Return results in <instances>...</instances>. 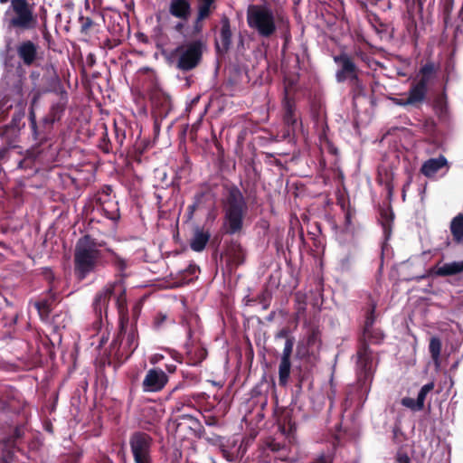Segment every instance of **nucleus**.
I'll list each match as a JSON object with an SVG mask.
<instances>
[{
	"instance_id": "obj_1",
	"label": "nucleus",
	"mask_w": 463,
	"mask_h": 463,
	"mask_svg": "<svg viewBox=\"0 0 463 463\" xmlns=\"http://www.w3.org/2000/svg\"><path fill=\"white\" fill-rule=\"evenodd\" d=\"M364 343L357 352V376L362 389L367 391L372 383L374 364L373 352L369 349V344H379L383 338V333L378 329H371L369 334L363 332Z\"/></svg>"
},
{
	"instance_id": "obj_2",
	"label": "nucleus",
	"mask_w": 463,
	"mask_h": 463,
	"mask_svg": "<svg viewBox=\"0 0 463 463\" xmlns=\"http://www.w3.org/2000/svg\"><path fill=\"white\" fill-rule=\"evenodd\" d=\"M101 257V251L93 239L90 236L80 239L74 253L75 273L78 278L83 279L93 272Z\"/></svg>"
},
{
	"instance_id": "obj_3",
	"label": "nucleus",
	"mask_w": 463,
	"mask_h": 463,
	"mask_svg": "<svg viewBox=\"0 0 463 463\" xmlns=\"http://www.w3.org/2000/svg\"><path fill=\"white\" fill-rule=\"evenodd\" d=\"M247 209V203L240 189L232 187L224 204L223 229L227 234L233 235L242 230Z\"/></svg>"
},
{
	"instance_id": "obj_4",
	"label": "nucleus",
	"mask_w": 463,
	"mask_h": 463,
	"mask_svg": "<svg viewBox=\"0 0 463 463\" xmlns=\"http://www.w3.org/2000/svg\"><path fill=\"white\" fill-rule=\"evenodd\" d=\"M112 298L118 313L123 314L126 311L127 299L126 288L120 280L107 284L95 295L92 306L99 319H102L103 314L107 316L109 304Z\"/></svg>"
},
{
	"instance_id": "obj_5",
	"label": "nucleus",
	"mask_w": 463,
	"mask_h": 463,
	"mask_svg": "<svg viewBox=\"0 0 463 463\" xmlns=\"http://www.w3.org/2000/svg\"><path fill=\"white\" fill-rule=\"evenodd\" d=\"M5 22L9 29L27 31L37 25V15L33 5L27 0H11L5 13Z\"/></svg>"
},
{
	"instance_id": "obj_6",
	"label": "nucleus",
	"mask_w": 463,
	"mask_h": 463,
	"mask_svg": "<svg viewBox=\"0 0 463 463\" xmlns=\"http://www.w3.org/2000/svg\"><path fill=\"white\" fill-rule=\"evenodd\" d=\"M247 23L250 28L263 38L271 37L277 31L275 14L267 6L250 5L247 10Z\"/></svg>"
},
{
	"instance_id": "obj_7",
	"label": "nucleus",
	"mask_w": 463,
	"mask_h": 463,
	"mask_svg": "<svg viewBox=\"0 0 463 463\" xmlns=\"http://www.w3.org/2000/svg\"><path fill=\"white\" fill-rule=\"evenodd\" d=\"M333 60L337 65V70L335 71V80L338 83H343L346 80H349L351 84L359 87V69L354 63L353 58L347 52H342L338 55H335Z\"/></svg>"
},
{
	"instance_id": "obj_8",
	"label": "nucleus",
	"mask_w": 463,
	"mask_h": 463,
	"mask_svg": "<svg viewBox=\"0 0 463 463\" xmlns=\"http://www.w3.org/2000/svg\"><path fill=\"white\" fill-rule=\"evenodd\" d=\"M205 44L202 40L187 43L181 52L177 66L183 71H190L200 62Z\"/></svg>"
},
{
	"instance_id": "obj_9",
	"label": "nucleus",
	"mask_w": 463,
	"mask_h": 463,
	"mask_svg": "<svg viewBox=\"0 0 463 463\" xmlns=\"http://www.w3.org/2000/svg\"><path fill=\"white\" fill-rule=\"evenodd\" d=\"M152 439L144 432H136L130 438L131 451L136 463H151Z\"/></svg>"
},
{
	"instance_id": "obj_10",
	"label": "nucleus",
	"mask_w": 463,
	"mask_h": 463,
	"mask_svg": "<svg viewBox=\"0 0 463 463\" xmlns=\"http://www.w3.org/2000/svg\"><path fill=\"white\" fill-rule=\"evenodd\" d=\"M293 346L294 339L287 338L279 366V383L281 386H286L288 382L291 370L290 357L292 354Z\"/></svg>"
},
{
	"instance_id": "obj_11",
	"label": "nucleus",
	"mask_w": 463,
	"mask_h": 463,
	"mask_svg": "<svg viewBox=\"0 0 463 463\" xmlns=\"http://www.w3.org/2000/svg\"><path fill=\"white\" fill-rule=\"evenodd\" d=\"M16 53L24 66H32L39 58V45L31 40H24L16 45Z\"/></svg>"
},
{
	"instance_id": "obj_12",
	"label": "nucleus",
	"mask_w": 463,
	"mask_h": 463,
	"mask_svg": "<svg viewBox=\"0 0 463 463\" xmlns=\"http://www.w3.org/2000/svg\"><path fill=\"white\" fill-rule=\"evenodd\" d=\"M167 383L166 374L159 369H150L144 381L143 389L145 392L160 391Z\"/></svg>"
},
{
	"instance_id": "obj_13",
	"label": "nucleus",
	"mask_w": 463,
	"mask_h": 463,
	"mask_svg": "<svg viewBox=\"0 0 463 463\" xmlns=\"http://www.w3.org/2000/svg\"><path fill=\"white\" fill-rule=\"evenodd\" d=\"M232 45V31L230 21L227 17L222 19V26L219 38L215 40V50L218 55H224Z\"/></svg>"
},
{
	"instance_id": "obj_14",
	"label": "nucleus",
	"mask_w": 463,
	"mask_h": 463,
	"mask_svg": "<svg viewBox=\"0 0 463 463\" xmlns=\"http://www.w3.org/2000/svg\"><path fill=\"white\" fill-rule=\"evenodd\" d=\"M428 85L418 80L411 86L405 103H410L411 106L422 103L426 99Z\"/></svg>"
},
{
	"instance_id": "obj_15",
	"label": "nucleus",
	"mask_w": 463,
	"mask_h": 463,
	"mask_svg": "<svg viewBox=\"0 0 463 463\" xmlns=\"http://www.w3.org/2000/svg\"><path fill=\"white\" fill-rule=\"evenodd\" d=\"M118 341H119V347L122 348L123 351L129 352L130 354L137 347L136 332L133 329L127 331L123 326L115 342Z\"/></svg>"
},
{
	"instance_id": "obj_16",
	"label": "nucleus",
	"mask_w": 463,
	"mask_h": 463,
	"mask_svg": "<svg viewBox=\"0 0 463 463\" xmlns=\"http://www.w3.org/2000/svg\"><path fill=\"white\" fill-rule=\"evenodd\" d=\"M447 158L440 155L438 157L430 158L425 161L420 167V172L427 177H432L439 170L447 165Z\"/></svg>"
},
{
	"instance_id": "obj_17",
	"label": "nucleus",
	"mask_w": 463,
	"mask_h": 463,
	"mask_svg": "<svg viewBox=\"0 0 463 463\" xmlns=\"http://www.w3.org/2000/svg\"><path fill=\"white\" fill-rule=\"evenodd\" d=\"M463 272V260L461 261H452L444 263L437 269L436 274L438 276H454Z\"/></svg>"
},
{
	"instance_id": "obj_18",
	"label": "nucleus",
	"mask_w": 463,
	"mask_h": 463,
	"mask_svg": "<svg viewBox=\"0 0 463 463\" xmlns=\"http://www.w3.org/2000/svg\"><path fill=\"white\" fill-rule=\"evenodd\" d=\"M198 270L199 268L194 264H191L188 266L187 269L181 270L178 273V275H175V288L183 286L194 280V279L196 277V273Z\"/></svg>"
},
{
	"instance_id": "obj_19",
	"label": "nucleus",
	"mask_w": 463,
	"mask_h": 463,
	"mask_svg": "<svg viewBox=\"0 0 463 463\" xmlns=\"http://www.w3.org/2000/svg\"><path fill=\"white\" fill-rule=\"evenodd\" d=\"M209 239L210 234L208 232L196 231L190 243L192 250L197 252L202 251L205 248Z\"/></svg>"
},
{
	"instance_id": "obj_20",
	"label": "nucleus",
	"mask_w": 463,
	"mask_h": 463,
	"mask_svg": "<svg viewBox=\"0 0 463 463\" xmlns=\"http://www.w3.org/2000/svg\"><path fill=\"white\" fill-rule=\"evenodd\" d=\"M284 108V122L288 126L294 127L298 123L295 115L294 104L286 97L283 103Z\"/></svg>"
},
{
	"instance_id": "obj_21",
	"label": "nucleus",
	"mask_w": 463,
	"mask_h": 463,
	"mask_svg": "<svg viewBox=\"0 0 463 463\" xmlns=\"http://www.w3.org/2000/svg\"><path fill=\"white\" fill-rule=\"evenodd\" d=\"M450 231L456 241L459 242L463 240V213H459L452 219Z\"/></svg>"
},
{
	"instance_id": "obj_22",
	"label": "nucleus",
	"mask_w": 463,
	"mask_h": 463,
	"mask_svg": "<svg viewBox=\"0 0 463 463\" xmlns=\"http://www.w3.org/2000/svg\"><path fill=\"white\" fill-rule=\"evenodd\" d=\"M393 219L394 213L391 208L383 209L381 211L382 226L386 238H388L391 234V226Z\"/></svg>"
},
{
	"instance_id": "obj_23",
	"label": "nucleus",
	"mask_w": 463,
	"mask_h": 463,
	"mask_svg": "<svg viewBox=\"0 0 463 463\" xmlns=\"http://www.w3.org/2000/svg\"><path fill=\"white\" fill-rule=\"evenodd\" d=\"M156 46L157 52L156 54L163 58L171 65L174 62V50L166 46L161 39L157 40Z\"/></svg>"
},
{
	"instance_id": "obj_24",
	"label": "nucleus",
	"mask_w": 463,
	"mask_h": 463,
	"mask_svg": "<svg viewBox=\"0 0 463 463\" xmlns=\"http://www.w3.org/2000/svg\"><path fill=\"white\" fill-rule=\"evenodd\" d=\"M435 73V65L433 62H427L424 64L419 73V81L423 82L427 85H429L431 78L433 77Z\"/></svg>"
},
{
	"instance_id": "obj_25",
	"label": "nucleus",
	"mask_w": 463,
	"mask_h": 463,
	"mask_svg": "<svg viewBox=\"0 0 463 463\" xmlns=\"http://www.w3.org/2000/svg\"><path fill=\"white\" fill-rule=\"evenodd\" d=\"M231 261L235 265H240L244 260V251L241 245L234 244L228 250Z\"/></svg>"
},
{
	"instance_id": "obj_26",
	"label": "nucleus",
	"mask_w": 463,
	"mask_h": 463,
	"mask_svg": "<svg viewBox=\"0 0 463 463\" xmlns=\"http://www.w3.org/2000/svg\"><path fill=\"white\" fill-rule=\"evenodd\" d=\"M429 350L433 361L438 362L441 351V341L439 337L433 336L430 338Z\"/></svg>"
},
{
	"instance_id": "obj_27",
	"label": "nucleus",
	"mask_w": 463,
	"mask_h": 463,
	"mask_svg": "<svg viewBox=\"0 0 463 463\" xmlns=\"http://www.w3.org/2000/svg\"><path fill=\"white\" fill-rule=\"evenodd\" d=\"M190 13V5L186 0H175V17L186 18Z\"/></svg>"
},
{
	"instance_id": "obj_28",
	"label": "nucleus",
	"mask_w": 463,
	"mask_h": 463,
	"mask_svg": "<svg viewBox=\"0 0 463 463\" xmlns=\"http://www.w3.org/2000/svg\"><path fill=\"white\" fill-rule=\"evenodd\" d=\"M64 103H56L53 104L51 108L50 114H49V119L51 122L57 121L61 118L63 111H64Z\"/></svg>"
},
{
	"instance_id": "obj_29",
	"label": "nucleus",
	"mask_w": 463,
	"mask_h": 463,
	"mask_svg": "<svg viewBox=\"0 0 463 463\" xmlns=\"http://www.w3.org/2000/svg\"><path fill=\"white\" fill-rule=\"evenodd\" d=\"M34 307L37 309L42 319H45L48 317L51 311L49 300L44 299L42 301L35 302Z\"/></svg>"
},
{
	"instance_id": "obj_30",
	"label": "nucleus",
	"mask_w": 463,
	"mask_h": 463,
	"mask_svg": "<svg viewBox=\"0 0 463 463\" xmlns=\"http://www.w3.org/2000/svg\"><path fill=\"white\" fill-rule=\"evenodd\" d=\"M434 388V384L432 383H429L424 384L419 391L418 396L416 401L418 402V404L420 405L422 408L424 407V402L426 396L430 392H431Z\"/></svg>"
},
{
	"instance_id": "obj_31",
	"label": "nucleus",
	"mask_w": 463,
	"mask_h": 463,
	"mask_svg": "<svg viewBox=\"0 0 463 463\" xmlns=\"http://www.w3.org/2000/svg\"><path fill=\"white\" fill-rule=\"evenodd\" d=\"M401 403L402 406L411 409L413 411H421L423 408L418 404V402L411 397H403L401 400Z\"/></svg>"
},
{
	"instance_id": "obj_32",
	"label": "nucleus",
	"mask_w": 463,
	"mask_h": 463,
	"mask_svg": "<svg viewBox=\"0 0 463 463\" xmlns=\"http://www.w3.org/2000/svg\"><path fill=\"white\" fill-rule=\"evenodd\" d=\"M374 308L375 307H373L370 309V311L368 312L367 316H366V319H365L364 326V331H363V332H365V334H369L370 330L373 329V323H374V320H375Z\"/></svg>"
},
{
	"instance_id": "obj_33",
	"label": "nucleus",
	"mask_w": 463,
	"mask_h": 463,
	"mask_svg": "<svg viewBox=\"0 0 463 463\" xmlns=\"http://www.w3.org/2000/svg\"><path fill=\"white\" fill-rule=\"evenodd\" d=\"M312 385V382L308 379L307 376L302 375L298 378V383L295 384V392L296 395H298L303 388L307 386V388H310Z\"/></svg>"
},
{
	"instance_id": "obj_34",
	"label": "nucleus",
	"mask_w": 463,
	"mask_h": 463,
	"mask_svg": "<svg viewBox=\"0 0 463 463\" xmlns=\"http://www.w3.org/2000/svg\"><path fill=\"white\" fill-rule=\"evenodd\" d=\"M180 420H187L189 423H193V424L195 423L194 419L190 415L183 414V415L175 416V432H177L181 428L184 427V422L179 421Z\"/></svg>"
},
{
	"instance_id": "obj_35",
	"label": "nucleus",
	"mask_w": 463,
	"mask_h": 463,
	"mask_svg": "<svg viewBox=\"0 0 463 463\" xmlns=\"http://www.w3.org/2000/svg\"><path fill=\"white\" fill-rule=\"evenodd\" d=\"M211 5H212V4H207V3L200 4L198 16H197L198 20H203L209 15L210 10H211Z\"/></svg>"
},
{
	"instance_id": "obj_36",
	"label": "nucleus",
	"mask_w": 463,
	"mask_h": 463,
	"mask_svg": "<svg viewBox=\"0 0 463 463\" xmlns=\"http://www.w3.org/2000/svg\"><path fill=\"white\" fill-rule=\"evenodd\" d=\"M352 263L353 258L350 255H346L343 259H341L339 266L342 270H348L350 269Z\"/></svg>"
},
{
	"instance_id": "obj_37",
	"label": "nucleus",
	"mask_w": 463,
	"mask_h": 463,
	"mask_svg": "<svg viewBox=\"0 0 463 463\" xmlns=\"http://www.w3.org/2000/svg\"><path fill=\"white\" fill-rule=\"evenodd\" d=\"M312 463H332V458L327 454H320L317 456Z\"/></svg>"
},
{
	"instance_id": "obj_38",
	"label": "nucleus",
	"mask_w": 463,
	"mask_h": 463,
	"mask_svg": "<svg viewBox=\"0 0 463 463\" xmlns=\"http://www.w3.org/2000/svg\"><path fill=\"white\" fill-rule=\"evenodd\" d=\"M201 21L202 20H198V17H197L195 22H194V27L192 29V32L191 33H187L184 35L185 36H194L195 34L199 33L202 31Z\"/></svg>"
},
{
	"instance_id": "obj_39",
	"label": "nucleus",
	"mask_w": 463,
	"mask_h": 463,
	"mask_svg": "<svg viewBox=\"0 0 463 463\" xmlns=\"http://www.w3.org/2000/svg\"><path fill=\"white\" fill-rule=\"evenodd\" d=\"M166 320V316L165 315H163V314H159L156 318H155V322H154V325H155V327L156 328H160L162 324Z\"/></svg>"
},
{
	"instance_id": "obj_40",
	"label": "nucleus",
	"mask_w": 463,
	"mask_h": 463,
	"mask_svg": "<svg viewBox=\"0 0 463 463\" xmlns=\"http://www.w3.org/2000/svg\"><path fill=\"white\" fill-rule=\"evenodd\" d=\"M396 461L397 463H411L410 458L406 453H398Z\"/></svg>"
},
{
	"instance_id": "obj_41",
	"label": "nucleus",
	"mask_w": 463,
	"mask_h": 463,
	"mask_svg": "<svg viewBox=\"0 0 463 463\" xmlns=\"http://www.w3.org/2000/svg\"><path fill=\"white\" fill-rule=\"evenodd\" d=\"M345 222L346 229H348L352 223V215L349 212H347L345 215Z\"/></svg>"
},
{
	"instance_id": "obj_42",
	"label": "nucleus",
	"mask_w": 463,
	"mask_h": 463,
	"mask_svg": "<svg viewBox=\"0 0 463 463\" xmlns=\"http://www.w3.org/2000/svg\"><path fill=\"white\" fill-rule=\"evenodd\" d=\"M396 105L405 107V106H411L410 103H405V99H392Z\"/></svg>"
},
{
	"instance_id": "obj_43",
	"label": "nucleus",
	"mask_w": 463,
	"mask_h": 463,
	"mask_svg": "<svg viewBox=\"0 0 463 463\" xmlns=\"http://www.w3.org/2000/svg\"><path fill=\"white\" fill-rule=\"evenodd\" d=\"M45 277H46V279H47L48 280L53 279V278H54V277H53V274H52V270H50V269H46V271H45Z\"/></svg>"
},
{
	"instance_id": "obj_44",
	"label": "nucleus",
	"mask_w": 463,
	"mask_h": 463,
	"mask_svg": "<svg viewBox=\"0 0 463 463\" xmlns=\"http://www.w3.org/2000/svg\"><path fill=\"white\" fill-rule=\"evenodd\" d=\"M8 149L6 147H4L0 149V159L4 158L7 153Z\"/></svg>"
},
{
	"instance_id": "obj_45",
	"label": "nucleus",
	"mask_w": 463,
	"mask_h": 463,
	"mask_svg": "<svg viewBox=\"0 0 463 463\" xmlns=\"http://www.w3.org/2000/svg\"><path fill=\"white\" fill-rule=\"evenodd\" d=\"M169 13L174 15V0L169 2Z\"/></svg>"
},
{
	"instance_id": "obj_46",
	"label": "nucleus",
	"mask_w": 463,
	"mask_h": 463,
	"mask_svg": "<svg viewBox=\"0 0 463 463\" xmlns=\"http://www.w3.org/2000/svg\"><path fill=\"white\" fill-rule=\"evenodd\" d=\"M91 24H92L91 20L88 19V20L86 21V23H85V24H83V26H82L83 30H85V29H87V28H89V27L91 25Z\"/></svg>"
},
{
	"instance_id": "obj_47",
	"label": "nucleus",
	"mask_w": 463,
	"mask_h": 463,
	"mask_svg": "<svg viewBox=\"0 0 463 463\" xmlns=\"http://www.w3.org/2000/svg\"><path fill=\"white\" fill-rule=\"evenodd\" d=\"M194 208H195V205H194V204L189 205L188 209H189L190 211H189V213H188V218H190V217H191V214H192L193 211L194 210Z\"/></svg>"
},
{
	"instance_id": "obj_48",
	"label": "nucleus",
	"mask_w": 463,
	"mask_h": 463,
	"mask_svg": "<svg viewBox=\"0 0 463 463\" xmlns=\"http://www.w3.org/2000/svg\"><path fill=\"white\" fill-rule=\"evenodd\" d=\"M175 31H181L183 28V25H182V24H176L175 25Z\"/></svg>"
},
{
	"instance_id": "obj_49",
	"label": "nucleus",
	"mask_w": 463,
	"mask_h": 463,
	"mask_svg": "<svg viewBox=\"0 0 463 463\" xmlns=\"http://www.w3.org/2000/svg\"><path fill=\"white\" fill-rule=\"evenodd\" d=\"M31 125H32L33 129L35 131V129H36V122H35L34 119H32Z\"/></svg>"
},
{
	"instance_id": "obj_50",
	"label": "nucleus",
	"mask_w": 463,
	"mask_h": 463,
	"mask_svg": "<svg viewBox=\"0 0 463 463\" xmlns=\"http://www.w3.org/2000/svg\"><path fill=\"white\" fill-rule=\"evenodd\" d=\"M52 290H53V288H52V287H51V288H50L51 298H52V300H54V299H55V296H54V294H52Z\"/></svg>"
},
{
	"instance_id": "obj_51",
	"label": "nucleus",
	"mask_w": 463,
	"mask_h": 463,
	"mask_svg": "<svg viewBox=\"0 0 463 463\" xmlns=\"http://www.w3.org/2000/svg\"><path fill=\"white\" fill-rule=\"evenodd\" d=\"M214 0H201V3L213 4Z\"/></svg>"
},
{
	"instance_id": "obj_52",
	"label": "nucleus",
	"mask_w": 463,
	"mask_h": 463,
	"mask_svg": "<svg viewBox=\"0 0 463 463\" xmlns=\"http://www.w3.org/2000/svg\"><path fill=\"white\" fill-rule=\"evenodd\" d=\"M118 261H119V264H120V268H121V269H124V267H125L124 260H121V259H119V260H118Z\"/></svg>"
},
{
	"instance_id": "obj_53",
	"label": "nucleus",
	"mask_w": 463,
	"mask_h": 463,
	"mask_svg": "<svg viewBox=\"0 0 463 463\" xmlns=\"http://www.w3.org/2000/svg\"><path fill=\"white\" fill-rule=\"evenodd\" d=\"M9 0H0L1 4H6Z\"/></svg>"
},
{
	"instance_id": "obj_54",
	"label": "nucleus",
	"mask_w": 463,
	"mask_h": 463,
	"mask_svg": "<svg viewBox=\"0 0 463 463\" xmlns=\"http://www.w3.org/2000/svg\"><path fill=\"white\" fill-rule=\"evenodd\" d=\"M187 334H188V337L190 338L191 337V334H192L191 331L189 330Z\"/></svg>"
},
{
	"instance_id": "obj_55",
	"label": "nucleus",
	"mask_w": 463,
	"mask_h": 463,
	"mask_svg": "<svg viewBox=\"0 0 463 463\" xmlns=\"http://www.w3.org/2000/svg\"><path fill=\"white\" fill-rule=\"evenodd\" d=\"M175 362H178V358H177V355H176V354H175Z\"/></svg>"
},
{
	"instance_id": "obj_56",
	"label": "nucleus",
	"mask_w": 463,
	"mask_h": 463,
	"mask_svg": "<svg viewBox=\"0 0 463 463\" xmlns=\"http://www.w3.org/2000/svg\"><path fill=\"white\" fill-rule=\"evenodd\" d=\"M122 2H125V0H121Z\"/></svg>"
}]
</instances>
